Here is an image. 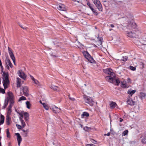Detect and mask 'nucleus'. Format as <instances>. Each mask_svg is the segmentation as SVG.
Returning a JSON list of instances; mask_svg holds the SVG:
<instances>
[{
    "label": "nucleus",
    "mask_w": 146,
    "mask_h": 146,
    "mask_svg": "<svg viewBox=\"0 0 146 146\" xmlns=\"http://www.w3.org/2000/svg\"><path fill=\"white\" fill-rule=\"evenodd\" d=\"M3 77L2 83L4 89L7 88L9 85L10 82L9 79V74L8 73L3 72Z\"/></svg>",
    "instance_id": "1"
},
{
    "label": "nucleus",
    "mask_w": 146,
    "mask_h": 146,
    "mask_svg": "<svg viewBox=\"0 0 146 146\" xmlns=\"http://www.w3.org/2000/svg\"><path fill=\"white\" fill-rule=\"evenodd\" d=\"M82 53L88 62L92 63H95V60L94 59L93 57L91 56L88 51H84L82 52Z\"/></svg>",
    "instance_id": "2"
},
{
    "label": "nucleus",
    "mask_w": 146,
    "mask_h": 146,
    "mask_svg": "<svg viewBox=\"0 0 146 146\" xmlns=\"http://www.w3.org/2000/svg\"><path fill=\"white\" fill-rule=\"evenodd\" d=\"M9 96L8 101L9 102L10 104L8 108L11 109L14 103V97L12 93L11 92H10Z\"/></svg>",
    "instance_id": "3"
},
{
    "label": "nucleus",
    "mask_w": 146,
    "mask_h": 146,
    "mask_svg": "<svg viewBox=\"0 0 146 146\" xmlns=\"http://www.w3.org/2000/svg\"><path fill=\"white\" fill-rule=\"evenodd\" d=\"M92 1L98 10L100 11H102L103 8L100 1L99 0H92Z\"/></svg>",
    "instance_id": "4"
},
{
    "label": "nucleus",
    "mask_w": 146,
    "mask_h": 146,
    "mask_svg": "<svg viewBox=\"0 0 146 146\" xmlns=\"http://www.w3.org/2000/svg\"><path fill=\"white\" fill-rule=\"evenodd\" d=\"M84 100L85 103L88 104L90 106H93L94 104V101L91 97L86 96L84 98Z\"/></svg>",
    "instance_id": "5"
},
{
    "label": "nucleus",
    "mask_w": 146,
    "mask_h": 146,
    "mask_svg": "<svg viewBox=\"0 0 146 146\" xmlns=\"http://www.w3.org/2000/svg\"><path fill=\"white\" fill-rule=\"evenodd\" d=\"M103 72L106 74L113 76V77H115V74L113 72L112 70L111 69H104L103 70Z\"/></svg>",
    "instance_id": "6"
},
{
    "label": "nucleus",
    "mask_w": 146,
    "mask_h": 146,
    "mask_svg": "<svg viewBox=\"0 0 146 146\" xmlns=\"http://www.w3.org/2000/svg\"><path fill=\"white\" fill-rule=\"evenodd\" d=\"M22 88L24 95L28 96L29 95L28 88L27 86H23Z\"/></svg>",
    "instance_id": "7"
},
{
    "label": "nucleus",
    "mask_w": 146,
    "mask_h": 146,
    "mask_svg": "<svg viewBox=\"0 0 146 146\" xmlns=\"http://www.w3.org/2000/svg\"><path fill=\"white\" fill-rule=\"evenodd\" d=\"M57 9L60 11H65L66 10V8L64 5L60 4L57 5Z\"/></svg>",
    "instance_id": "8"
},
{
    "label": "nucleus",
    "mask_w": 146,
    "mask_h": 146,
    "mask_svg": "<svg viewBox=\"0 0 146 146\" xmlns=\"http://www.w3.org/2000/svg\"><path fill=\"white\" fill-rule=\"evenodd\" d=\"M15 135L17 137V139L18 141V145L19 146H20L22 140L21 137L20 136L19 133H15Z\"/></svg>",
    "instance_id": "9"
},
{
    "label": "nucleus",
    "mask_w": 146,
    "mask_h": 146,
    "mask_svg": "<svg viewBox=\"0 0 146 146\" xmlns=\"http://www.w3.org/2000/svg\"><path fill=\"white\" fill-rule=\"evenodd\" d=\"M114 77H113V76L110 75L106 77V79L108 82L112 83L113 82Z\"/></svg>",
    "instance_id": "10"
},
{
    "label": "nucleus",
    "mask_w": 146,
    "mask_h": 146,
    "mask_svg": "<svg viewBox=\"0 0 146 146\" xmlns=\"http://www.w3.org/2000/svg\"><path fill=\"white\" fill-rule=\"evenodd\" d=\"M19 76L25 80L26 78V76L24 73L21 70H19L18 72Z\"/></svg>",
    "instance_id": "11"
},
{
    "label": "nucleus",
    "mask_w": 146,
    "mask_h": 146,
    "mask_svg": "<svg viewBox=\"0 0 146 146\" xmlns=\"http://www.w3.org/2000/svg\"><path fill=\"white\" fill-rule=\"evenodd\" d=\"M51 109H52L53 112L56 113H59L60 111V108L56 107L55 106L52 107Z\"/></svg>",
    "instance_id": "12"
},
{
    "label": "nucleus",
    "mask_w": 146,
    "mask_h": 146,
    "mask_svg": "<svg viewBox=\"0 0 146 146\" xmlns=\"http://www.w3.org/2000/svg\"><path fill=\"white\" fill-rule=\"evenodd\" d=\"M127 103L128 104L131 106L134 105L135 104V102L130 99V97H129V98L127 99Z\"/></svg>",
    "instance_id": "13"
},
{
    "label": "nucleus",
    "mask_w": 146,
    "mask_h": 146,
    "mask_svg": "<svg viewBox=\"0 0 146 146\" xmlns=\"http://www.w3.org/2000/svg\"><path fill=\"white\" fill-rule=\"evenodd\" d=\"M110 108L111 109H114L116 106H117V104L116 103L111 101L110 102L109 104Z\"/></svg>",
    "instance_id": "14"
},
{
    "label": "nucleus",
    "mask_w": 146,
    "mask_h": 146,
    "mask_svg": "<svg viewBox=\"0 0 146 146\" xmlns=\"http://www.w3.org/2000/svg\"><path fill=\"white\" fill-rule=\"evenodd\" d=\"M24 117L25 121L26 122H28L29 119V114L27 112L24 113Z\"/></svg>",
    "instance_id": "15"
},
{
    "label": "nucleus",
    "mask_w": 146,
    "mask_h": 146,
    "mask_svg": "<svg viewBox=\"0 0 146 146\" xmlns=\"http://www.w3.org/2000/svg\"><path fill=\"white\" fill-rule=\"evenodd\" d=\"M127 35L130 38H133L135 37L136 34L131 31L128 33H127Z\"/></svg>",
    "instance_id": "16"
},
{
    "label": "nucleus",
    "mask_w": 146,
    "mask_h": 146,
    "mask_svg": "<svg viewBox=\"0 0 146 146\" xmlns=\"http://www.w3.org/2000/svg\"><path fill=\"white\" fill-rule=\"evenodd\" d=\"M22 130L23 132V133H22L23 136L25 137L28 136V132L29 131V130L27 129L25 130L24 129H22Z\"/></svg>",
    "instance_id": "17"
},
{
    "label": "nucleus",
    "mask_w": 146,
    "mask_h": 146,
    "mask_svg": "<svg viewBox=\"0 0 146 146\" xmlns=\"http://www.w3.org/2000/svg\"><path fill=\"white\" fill-rule=\"evenodd\" d=\"M11 118L9 116L7 115L6 119V124L7 125H9L11 124Z\"/></svg>",
    "instance_id": "18"
},
{
    "label": "nucleus",
    "mask_w": 146,
    "mask_h": 146,
    "mask_svg": "<svg viewBox=\"0 0 146 146\" xmlns=\"http://www.w3.org/2000/svg\"><path fill=\"white\" fill-rule=\"evenodd\" d=\"M136 90H128L127 91V94L130 95V96H129V97L130 98L136 92Z\"/></svg>",
    "instance_id": "19"
},
{
    "label": "nucleus",
    "mask_w": 146,
    "mask_h": 146,
    "mask_svg": "<svg viewBox=\"0 0 146 146\" xmlns=\"http://www.w3.org/2000/svg\"><path fill=\"white\" fill-rule=\"evenodd\" d=\"M17 88H19L21 86V79L19 78H17Z\"/></svg>",
    "instance_id": "20"
},
{
    "label": "nucleus",
    "mask_w": 146,
    "mask_h": 146,
    "mask_svg": "<svg viewBox=\"0 0 146 146\" xmlns=\"http://www.w3.org/2000/svg\"><path fill=\"white\" fill-rule=\"evenodd\" d=\"M50 87L51 89L54 90L58 91L59 90V87L56 86L52 85L50 86Z\"/></svg>",
    "instance_id": "21"
},
{
    "label": "nucleus",
    "mask_w": 146,
    "mask_h": 146,
    "mask_svg": "<svg viewBox=\"0 0 146 146\" xmlns=\"http://www.w3.org/2000/svg\"><path fill=\"white\" fill-rule=\"evenodd\" d=\"M9 54L11 58L12 59L13 61H14V60H15V58L12 51L10 52H9Z\"/></svg>",
    "instance_id": "22"
},
{
    "label": "nucleus",
    "mask_w": 146,
    "mask_h": 146,
    "mask_svg": "<svg viewBox=\"0 0 146 146\" xmlns=\"http://www.w3.org/2000/svg\"><path fill=\"white\" fill-rule=\"evenodd\" d=\"M20 120L21 123V125L23 128H24L26 126V124L23 119L21 118H20Z\"/></svg>",
    "instance_id": "23"
},
{
    "label": "nucleus",
    "mask_w": 146,
    "mask_h": 146,
    "mask_svg": "<svg viewBox=\"0 0 146 146\" xmlns=\"http://www.w3.org/2000/svg\"><path fill=\"white\" fill-rule=\"evenodd\" d=\"M5 117L3 115H1V119L0 121V124L2 125L4 123Z\"/></svg>",
    "instance_id": "24"
},
{
    "label": "nucleus",
    "mask_w": 146,
    "mask_h": 146,
    "mask_svg": "<svg viewBox=\"0 0 146 146\" xmlns=\"http://www.w3.org/2000/svg\"><path fill=\"white\" fill-rule=\"evenodd\" d=\"M6 62L7 66H9L11 68H12L13 65L9 60H7Z\"/></svg>",
    "instance_id": "25"
},
{
    "label": "nucleus",
    "mask_w": 146,
    "mask_h": 146,
    "mask_svg": "<svg viewBox=\"0 0 146 146\" xmlns=\"http://www.w3.org/2000/svg\"><path fill=\"white\" fill-rule=\"evenodd\" d=\"M89 115L88 113L86 112H84L81 115V117L82 118H83L84 116L88 117L89 116Z\"/></svg>",
    "instance_id": "26"
},
{
    "label": "nucleus",
    "mask_w": 146,
    "mask_h": 146,
    "mask_svg": "<svg viewBox=\"0 0 146 146\" xmlns=\"http://www.w3.org/2000/svg\"><path fill=\"white\" fill-rule=\"evenodd\" d=\"M146 94L145 93L143 92H141L139 95V98L141 99L145 98V97Z\"/></svg>",
    "instance_id": "27"
},
{
    "label": "nucleus",
    "mask_w": 146,
    "mask_h": 146,
    "mask_svg": "<svg viewBox=\"0 0 146 146\" xmlns=\"http://www.w3.org/2000/svg\"><path fill=\"white\" fill-rule=\"evenodd\" d=\"M121 87L123 88H127L128 87V86L126 83H123L121 82Z\"/></svg>",
    "instance_id": "28"
},
{
    "label": "nucleus",
    "mask_w": 146,
    "mask_h": 146,
    "mask_svg": "<svg viewBox=\"0 0 146 146\" xmlns=\"http://www.w3.org/2000/svg\"><path fill=\"white\" fill-rule=\"evenodd\" d=\"M33 81L34 82L35 84L37 86H41L40 83L37 80L35 79Z\"/></svg>",
    "instance_id": "29"
},
{
    "label": "nucleus",
    "mask_w": 146,
    "mask_h": 146,
    "mask_svg": "<svg viewBox=\"0 0 146 146\" xmlns=\"http://www.w3.org/2000/svg\"><path fill=\"white\" fill-rule=\"evenodd\" d=\"M74 1V4L75 5H78L81 3L80 0H73Z\"/></svg>",
    "instance_id": "30"
},
{
    "label": "nucleus",
    "mask_w": 146,
    "mask_h": 146,
    "mask_svg": "<svg viewBox=\"0 0 146 146\" xmlns=\"http://www.w3.org/2000/svg\"><path fill=\"white\" fill-rule=\"evenodd\" d=\"M26 105L27 106V107L28 108L30 109L31 106V104L29 101H27L26 102Z\"/></svg>",
    "instance_id": "31"
},
{
    "label": "nucleus",
    "mask_w": 146,
    "mask_h": 146,
    "mask_svg": "<svg viewBox=\"0 0 146 146\" xmlns=\"http://www.w3.org/2000/svg\"><path fill=\"white\" fill-rule=\"evenodd\" d=\"M42 105L44 107V108L46 110H48L49 109L47 105L45 103H43L42 104Z\"/></svg>",
    "instance_id": "32"
},
{
    "label": "nucleus",
    "mask_w": 146,
    "mask_h": 146,
    "mask_svg": "<svg viewBox=\"0 0 146 146\" xmlns=\"http://www.w3.org/2000/svg\"><path fill=\"white\" fill-rule=\"evenodd\" d=\"M6 133L7 137L10 138L11 136L10 133L9 131V129H7L6 130Z\"/></svg>",
    "instance_id": "33"
},
{
    "label": "nucleus",
    "mask_w": 146,
    "mask_h": 146,
    "mask_svg": "<svg viewBox=\"0 0 146 146\" xmlns=\"http://www.w3.org/2000/svg\"><path fill=\"white\" fill-rule=\"evenodd\" d=\"M144 64L142 62H141L139 64V68L141 69H142L144 68Z\"/></svg>",
    "instance_id": "34"
},
{
    "label": "nucleus",
    "mask_w": 146,
    "mask_h": 146,
    "mask_svg": "<svg viewBox=\"0 0 146 146\" xmlns=\"http://www.w3.org/2000/svg\"><path fill=\"white\" fill-rule=\"evenodd\" d=\"M12 112L11 109H10V108H8V111L7 112V115H8L9 116V115L11 114V113Z\"/></svg>",
    "instance_id": "35"
},
{
    "label": "nucleus",
    "mask_w": 146,
    "mask_h": 146,
    "mask_svg": "<svg viewBox=\"0 0 146 146\" xmlns=\"http://www.w3.org/2000/svg\"><path fill=\"white\" fill-rule=\"evenodd\" d=\"M128 132V131L127 130H126L123 131L122 133V136H125L127 135Z\"/></svg>",
    "instance_id": "36"
},
{
    "label": "nucleus",
    "mask_w": 146,
    "mask_h": 146,
    "mask_svg": "<svg viewBox=\"0 0 146 146\" xmlns=\"http://www.w3.org/2000/svg\"><path fill=\"white\" fill-rule=\"evenodd\" d=\"M141 141L143 144H145L146 143V135L145 136V137L144 138L141 139Z\"/></svg>",
    "instance_id": "37"
},
{
    "label": "nucleus",
    "mask_w": 146,
    "mask_h": 146,
    "mask_svg": "<svg viewBox=\"0 0 146 146\" xmlns=\"http://www.w3.org/2000/svg\"><path fill=\"white\" fill-rule=\"evenodd\" d=\"M26 98L23 96H22L20 98L19 100V101H20L21 100H26Z\"/></svg>",
    "instance_id": "38"
},
{
    "label": "nucleus",
    "mask_w": 146,
    "mask_h": 146,
    "mask_svg": "<svg viewBox=\"0 0 146 146\" xmlns=\"http://www.w3.org/2000/svg\"><path fill=\"white\" fill-rule=\"evenodd\" d=\"M0 93H2L3 94H5V89L2 88H0Z\"/></svg>",
    "instance_id": "39"
},
{
    "label": "nucleus",
    "mask_w": 146,
    "mask_h": 146,
    "mask_svg": "<svg viewBox=\"0 0 146 146\" xmlns=\"http://www.w3.org/2000/svg\"><path fill=\"white\" fill-rule=\"evenodd\" d=\"M98 41L100 42V44H102V42L103 40V38L102 37H98Z\"/></svg>",
    "instance_id": "40"
},
{
    "label": "nucleus",
    "mask_w": 146,
    "mask_h": 146,
    "mask_svg": "<svg viewBox=\"0 0 146 146\" xmlns=\"http://www.w3.org/2000/svg\"><path fill=\"white\" fill-rule=\"evenodd\" d=\"M16 126L17 128L19 129H22V128H23L22 126V125L21 126V125H19L17 124L16 125Z\"/></svg>",
    "instance_id": "41"
},
{
    "label": "nucleus",
    "mask_w": 146,
    "mask_h": 146,
    "mask_svg": "<svg viewBox=\"0 0 146 146\" xmlns=\"http://www.w3.org/2000/svg\"><path fill=\"white\" fill-rule=\"evenodd\" d=\"M127 57L126 56H123L122 57V60L124 61H127Z\"/></svg>",
    "instance_id": "42"
},
{
    "label": "nucleus",
    "mask_w": 146,
    "mask_h": 146,
    "mask_svg": "<svg viewBox=\"0 0 146 146\" xmlns=\"http://www.w3.org/2000/svg\"><path fill=\"white\" fill-rule=\"evenodd\" d=\"M130 69V70H136V68L132 66H130L129 67Z\"/></svg>",
    "instance_id": "43"
},
{
    "label": "nucleus",
    "mask_w": 146,
    "mask_h": 146,
    "mask_svg": "<svg viewBox=\"0 0 146 146\" xmlns=\"http://www.w3.org/2000/svg\"><path fill=\"white\" fill-rule=\"evenodd\" d=\"M9 102V101H8V100L7 102H6L4 104V108H5L6 106H7L8 104V102Z\"/></svg>",
    "instance_id": "44"
},
{
    "label": "nucleus",
    "mask_w": 146,
    "mask_h": 146,
    "mask_svg": "<svg viewBox=\"0 0 146 146\" xmlns=\"http://www.w3.org/2000/svg\"><path fill=\"white\" fill-rule=\"evenodd\" d=\"M115 82L117 84V85H118L120 83V81L118 79H116L115 80Z\"/></svg>",
    "instance_id": "45"
},
{
    "label": "nucleus",
    "mask_w": 146,
    "mask_h": 146,
    "mask_svg": "<svg viewBox=\"0 0 146 146\" xmlns=\"http://www.w3.org/2000/svg\"><path fill=\"white\" fill-rule=\"evenodd\" d=\"M93 13L96 15H97L99 14V13L97 12V11L96 10H94V11H93Z\"/></svg>",
    "instance_id": "46"
},
{
    "label": "nucleus",
    "mask_w": 146,
    "mask_h": 146,
    "mask_svg": "<svg viewBox=\"0 0 146 146\" xmlns=\"http://www.w3.org/2000/svg\"><path fill=\"white\" fill-rule=\"evenodd\" d=\"M87 5L90 9L92 7V6L91 5V3L89 2L87 3Z\"/></svg>",
    "instance_id": "47"
},
{
    "label": "nucleus",
    "mask_w": 146,
    "mask_h": 146,
    "mask_svg": "<svg viewBox=\"0 0 146 146\" xmlns=\"http://www.w3.org/2000/svg\"><path fill=\"white\" fill-rule=\"evenodd\" d=\"M143 47L142 48L145 50H146V44H144L143 45Z\"/></svg>",
    "instance_id": "48"
},
{
    "label": "nucleus",
    "mask_w": 146,
    "mask_h": 146,
    "mask_svg": "<svg viewBox=\"0 0 146 146\" xmlns=\"http://www.w3.org/2000/svg\"><path fill=\"white\" fill-rule=\"evenodd\" d=\"M127 81L128 83H131V80L129 78H128L127 79Z\"/></svg>",
    "instance_id": "49"
},
{
    "label": "nucleus",
    "mask_w": 146,
    "mask_h": 146,
    "mask_svg": "<svg viewBox=\"0 0 146 146\" xmlns=\"http://www.w3.org/2000/svg\"><path fill=\"white\" fill-rule=\"evenodd\" d=\"M86 146H95V145L93 144H88L86 145Z\"/></svg>",
    "instance_id": "50"
},
{
    "label": "nucleus",
    "mask_w": 146,
    "mask_h": 146,
    "mask_svg": "<svg viewBox=\"0 0 146 146\" xmlns=\"http://www.w3.org/2000/svg\"><path fill=\"white\" fill-rule=\"evenodd\" d=\"M21 28H22L24 30H26L27 29V27H23L22 25L21 26Z\"/></svg>",
    "instance_id": "51"
},
{
    "label": "nucleus",
    "mask_w": 146,
    "mask_h": 146,
    "mask_svg": "<svg viewBox=\"0 0 146 146\" xmlns=\"http://www.w3.org/2000/svg\"><path fill=\"white\" fill-rule=\"evenodd\" d=\"M19 115L21 116V118L24 117V113H20Z\"/></svg>",
    "instance_id": "52"
},
{
    "label": "nucleus",
    "mask_w": 146,
    "mask_h": 146,
    "mask_svg": "<svg viewBox=\"0 0 146 146\" xmlns=\"http://www.w3.org/2000/svg\"><path fill=\"white\" fill-rule=\"evenodd\" d=\"M30 77L31 79L33 80V81L35 79L33 76H31Z\"/></svg>",
    "instance_id": "53"
},
{
    "label": "nucleus",
    "mask_w": 146,
    "mask_h": 146,
    "mask_svg": "<svg viewBox=\"0 0 146 146\" xmlns=\"http://www.w3.org/2000/svg\"><path fill=\"white\" fill-rule=\"evenodd\" d=\"M110 135V133L109 132V133H108L107 134H104V135H107L108 136H109Z\"/></svg>",
    "instance_id": "54"
},
{
    "label": "nucleus",
    "mask_w": 146,
    "mask_h": 146,
    "mask_svg": "<svg viewBox=\"0 0 146 146\" xmlns=\"http://www.w3.org/2000/svg\"><path fill=\"white\" fill-rule=\"evenodd\" d=\"M69 98L71 100H75V99L74 98H71L70 97H69Z\"/></svg>",
    "instance_id": "55"
},
{
    "label": "nucleus",
    "mask_w": 146,
    "mask_h": 146,
    "mask_svg": "<svg viewBox=\"0 0 146 146\" xmlns=\"http://www.w3.org/2000/svg\"><path fill=\"white\" fill-rule=\"evenodd\" d=\"M119 119H120L119 121L120 122H122L123 121V119H122L121 118H120Z\"/></svg>",
    "instance_id": "56"
},
{
    "label": "nucleus",
    "mask_w": 146,
    "mask_h": 146,
    "mask_svg": "<svg viewBox=\"0 0 146 146\" xmlns=\"http://www.w3.org/2000/svg\"><path fill=\"white\" fill-rule=\"evenodd\" d=\"M90 9L92 10V11H94L95 9H94L93 7L90 8Z\"/></svg>",
    "instance_id": "57"
},
{
    "label": "nucleus",
    "mask_w": 146,
    "mask_h": 146,
    "mask_svg": "<svg viewBox=\"0 0 146 146\" xmlns=\"http://www.w3.org/2000/svg\"><path fill=\"white\" fill-rule=\"evenodd\" d=\"M110 25L111 27L113 28L114 27V25L112 24H111Z\"/></svg>",
    "instance_id": "58"
},
{
    "label": "nucleus",
    "mask_w": 146,
    "mask_h": 146,
    "mask_svg": "<svg viewBox=\"0 0 146 146\" xmlns=\"http://www.w3.org/2000/svg\"><path fill=\"white\" fill-rule=\"evenodd\" d=\"M8 50H9V52L10 51H12L10 49V48L9 47H8Z\"/></svg>",
    "instance_id": "59"
},
{
    "label": "nucleus",
    "mask_w": 146,
    "mask_h": 146,
    "mask_svg": "<svg viewBox=\"0 0 146 146\" xmlns=\"http://www.w3.org/2000/svg\"><path fill=\"white\" fill-rule=\"evenodd\" d=\"M8 146H11V143L10 142H9L8 143Z\"/></svg>",
    "instance_id": "60"
},
{
    "label": "nucleus",
    "mask_w": 146,
    "mask_h": 146,
    "mask_svg": "<svg viewBox=\"0 0 146 146\" xmlns=\"http://www.w3.org/2000/svg\"><path fill=\"white\" fill-rule=\"evenodd\" d=\"M13 61L14 63V64L15 65V60H14V61Z\"/></svg>",
    "instance_id": "61"
},
{
    "label": "nucleus",
    "mask_w": 146,
    "mask_h": 146,
    "mask_svg": "<svg viewBox=\"0 0 146 146\" xmlns=\"http://www.w3.org/2000/svg\"><path fill=\"white\" fill-rule=\"evenodd\" d=\"M40 104H42H42L43 103H42L41 101H40Z\"/></svg>",
    "instance_id": "62"
},
{
    "label": "nucleus",
    "mask_w": 146,
    "mask_h": 146,
    "mask_svg": "<svg viewBox=\"0 0 146 146\" xmlns=\"http://www.w3.org/2000/svg\"><path fill=\"white\" fill-rule=\"evenodd\" d=\"M7 68L9 70V66H7Z\"/></svg>",
    "instance_id": "63"
},
{
    "label": "nucleus",
    "mask_w": 146,
    "mask_h": 146,
    "mask_svg": "<svg viewBox=\"0 0 146 146\" xmlns=\"http://www.w3.org/2000/svg\"><path fill=\"white\" fill-rule=\"evenodd\" d=\"M113 30V29H110L109 30V31H111V30Z\"/></svg>",
    "instance_id": "64"
}]
</instances>
